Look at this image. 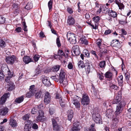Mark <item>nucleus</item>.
<instances>
[{
  "mask_svg": "<svg viewBox=\"0 0 131 131\" xmlns=\"http://www.w3.org/2000/svg\"><path fill=\"white\" fill-rule=\"evenodd\" d=\"M67 38L72 44H75L76 43V37L74 34L70 32H68L67 35Z\"/></svg>",
  "mask_w": 131,
  "mask_h": 131,
  "instance_id": "nucleus-1",
  "label": "nucleus"
},
{
  "mask_svg": "<svg viewBox=\"0 0 131 131\" xmlns=\"http://www.w3.org/2000/svg\"><path fill=\"white\" fill-rule=\"evenodd\" d=\"M93 120L97 124H100L102 122L100 115L97 113H94L92 115Z\"/></svg>",
  "mask_w": 131,
  "mask_h": 131,
  "instance_id": "nucleus-2",
  "label": "nucleus"
},
{
  "mask_svg": "<svg viewBox=\"0 0 131 131\" xmlns=\"http://www.w3.org/2000/svg\"><path fill=\"white\" fill-rule=\"evenodd\" d=\"M125 103L123 101H121L118 104L116 108V110L115 112V115H117L119 114L122 111V107L125 106Z\"/></svg>",
  "mask_w": 131,
  "mask_h": 131,
  "instance_id": "nucleus-3",
  "label": "nucleus"
},
{
  "mask_svg": "<svg viewBox=\"0 0 131 131\" xmlns=\"http://www.w3.org/2000/svg\"><path fill=\"white\" fill-rule=\"evenodd\" d=\"M73 127L70 129V131H80L82 127L78 122H76L73 124Z\"/></svg>",
  "mask_w": 131,
  "mask_h": 131,
  "instance_id": "nucleus-4",
  "label": "nucleus"
},
{
  "mask_svg": "<svg viewBox=\"0 0 131 131\" xmlns=\"http://www.w3.org/2000/svg\"><path fill=\"white\" fill-rule=\"evenodd\" d=\"M66 74V73L64 70L61 69L59 75V80L60 83H63L64 84L63 82L65 79Z\"/></svg>",
  "mask_w": 131,
  "mask_h": 131,
  "instance_id": "nucleus-5",
  "label": "nucleus"
},
{
  "mask_svg": "<svg viewBox=\"0 0 131 131\" xmlns=\"http://www.w3.org/2000/svg\"><path fill=\"white\" fill-rule=\"evenodd\" d=\"M81 103L83 105H88L90 103V99L88 95L85 94L83 96L81 100Z\"/></svg>",
  "mask_w": 131,
  "mask_h": 131,
  "instance_id": "nucleus-6",
  "label": "nucleus"
},
{
  "mask_svg": "<svg viewBox=\"0 0 131 131\" xmlns=\"http://www.w3.org/2000/svg\"><path fill=\"white\" fill-rule=\"evenodd\" d=\"M43 78L42 81L43 83L46 86H49L51 84L48 78L47 77H44L43 76H42Z\"/></svg>",
  "mask_w": 131,
  "mask_h": 131,
  "instance_id": "nucleus-7",
  "label": "nucleus"
},
{
  "mask_svg": "<svg viewBox=\"0 0 131 131\" xmlns=\"http://www.w3.org/2000/svg\"><path fill=\"white\" fill-rule=\"evenodd\" d=\"M72 103L77 108L80 110V103L79 101L75 99V97L73 98Z\"/></svg>",
  "mask_w": 131,
  "mask_h": 131,
  "instance_id": "nucleus-8",
  "label": "nucleus"
},
{
  "mask_svg": "<svg viewBox=\"0 0 131 131\" xmlns=\"http://www.w3.org/2000/svg\"><path fill=\"white\" fill-rule=\"evenodd\" d=\"M24 126V129L25 131H29L31 128V122L30 120L26 121Z\"/></svg>",
  "mask_w": 131,
  "mask_h": 131,
  "instance_id": "nucleus-9",
  "label": "nucleus"
},
{
  "mask_svg": "<svg viewBox=\"0 0 131 131\" xmlns=\"http://www.w3.org/2000/svg\"><path fill=\"white\" fill-rule=\"evenodd\" d=\"M72 51L77 56L79 55L80 53L79 48L78 45L73 46V47Z\"/></svg>",
  "mask_w": 131,
  "mask_h": 131,
  "instance_id": "nucleus-10",
  "label": "nucleus"
},
{
  "mask_svg": "<svg viewBox=\"0 0 131 131\" xmlns=\"http://www.w3.org/2000/svg\"><path fill=\"white\" fill-rule=\"evenodd\" d=\"M15 58V56H14L7 57L6 59V61L8 63L12 65L14 62Z\"/></svg>",
  "mask_w": 131,
  "mask_h": 131,
  "instance_id": "nucleus-11",
  "label": "nucleus"
},
{
  "mask_svg": "<svg viewBox=\"0 0 131 131\" xmlns=\"http://www.w3.org/2000/svg\"><path fill=\"white\" fill-rule=\"evenodd\" d=\"M50 96L49 93L48 92H46L45 93V98L44 99V101L45 103L46 104H48L50 102Z\"/></svg>",
  "mask_w": 131,
  "mask_h": 131,
  "instance_id": "nucleus-12",
  "label": "nucleus"
},
{
  "mask_svg": "<svg viewBox=\"0 0 131 131\" xmlns=\"http://www.w3.org/2000/svg\"><path fill=\"white\" fill-rule=\"evenodd\" d=\"M13 10L14 11V13L17 15L19 13V5L16 4H14L13 5Z\"/></svg>",
  "mask_w": 131,
  "mask_h": 131,
  "instance_id": "nucleus-13",
  "label": "nucleus"
},
{
  "mask_svg": "<svg viewBox=\"0 0 131 131\" xmlns=\"http://www.w3.org/2000/svg\"><path fill=\"white\" fill-rule=\"evenodd\" d=\"M8 72L7 75L6 76L5 80L7 83H9L10 81V79L13 76V72H10V71L9 70Z\"/></svg>",
  "mask_w": 131,
  "mask_h": 131,
  "instance_id": "nucleus-14",
  "label": "nucleus"
},
{
  "mask_svg": "<svg viewBox=\"0 0 131 131\" xmlns=\"http://www.w3.org/2000/svg\"><path fill=\"white\" fill-rule=\"evenodd\" d=\"M9 123L12 127H15L17 125V123L16 120L13 118H11L9 120Z\"/></svg>",
  "mask_w": 131,
  "mask_h": 131,
  "instance_id": "nucleus-15",
  "label": "nucleus"
},
{
  "mask_svg": "<svg viewBox=\"0 0 131 131\" xmlns=\"http://www.w3.org/2000/svg\"><path fill=\"white\" fill-rule=\"evenodd\" d=\"M67 113L68 119L69 121H71L73 116V112L72 110H69L68 111Z\"/></svg>",
  "mask_w": 131,
  "mask_h": 131,
  "instance_id": "nucleus-16",
  "label": "nucleus"
},
{
  "mask_svg": "<svg viewBox=\"0 0 131 131\" xmlns=\"http://www.w3.org/2000/svg\"><path fill=\"white\" fill-rule=\"evenodd\" d=\"M10 93H7L4 94L2 96V97L0 99L1 101L4 103L5 102L6 99L10 96Z\"/></svg>",
  "mask_w": 131,
  "mask_h": 131,
  "instance_id": "nucleus-17",
  "label": "nucleus"
},
{
  "mask_svg": "<svg viewBox=\"0 0 131 131\" xmlns=\"http://www.w3.org/2000/svg\"><path fill=\"white\" fill-rule=\"evenodd\" d=\"M8 111V108L6 107L0 110V114L2 115H5L7 114Z\"/></svg>",
  "mask_w": 131,
  "mask_h": 131,
  "instance_id": "nucleus-18",
  "label": "nucleus"
},
{
  "mask_svg": "<svg viewBox=\"0 0 131 131\" xmlns=\"http://www.w3.org/2000/svg\"><path fill=\"white\" fill-rule=\"evenodd\" d=\"M39 114L38 116L37 117V118L38 120H41L42 117H43L44 113L42 110H40L38 111Z\"/></svg>",
  "mask_w": 131,
  "mask_h": 131,
  "instance_id": "nucleus-19",
  "label": "nucleus"
},
{
  "mask_svg": "<svg viewBox=\"0 0 131 131\" xmlns=\"http://www.w3.org/2000/svg\"><path fill=\"white\" fill-rule=\"evenodd\" d=\"M23 61L26 64H28L32 61L31 59L29 56H25L23 58Z\"/></svg>",
  "mask_w": 131,
  "mask_h": 131,
  "instance_id": "nucleus-20",
  "label": "nucleus"
},
{
  "mask_svg": "<svg viewBox=\"0 0 131 131\" xmlns=\"http://www.w3.org/2000/svg\"><path fill=\"white\" fill-rule=\"evenodd\" d=\"M75 20L73 18L70 17H69L68 20V23L69 25H73L75 23Z\"/></svg>",
  "mask_w": 131,
  "mask_h": 131,
  "instance_id": "nucleus-21",
  "label": "nucleus"
},
{
  "mask_svg": "<svg viewBox=\"0 0 131 131\" xmlns=\"http://www.w3.org/2000/svg\"><path fill=\"white\" fill-rule=\"evenodd\" d=\"M37 91L36 90H34L31 91H30L29 92L27 93L26 94V96L28 98H29L31 96L33 95Z\"/></svg>",
  "mask_w": 131,
  "mask_h": 131,
  "instance_id": "nucleus-22",
  "label": "nucleus"
},
{
  "mask_svg": "<svg viewBox=\"0 0 131 131\" xmlns=\"http://www.w3.org/2000/svg\"><path fill=\"white\" fill-rule=\"evenodd\" d=\"M121 100V96L118 95V96H117L114 100L112 102V104H117Z\"/></svg>",
  "mask_w": 131,
  "mask_h": 131,
  "instance_id": "nucleus-23",
  "label": "nucleus"
},
{
  "mask_svg": "<svg viewBox=\"0 0 131 131\" xmlns=\"http://www.w3.org/2000/svg\"><path fill=\"white\" fill-rule=\"evenodd\" d=\"M24 99V96H22L20 97L17 98L15 100V102L17 103H19L23 102Z\"/></svg>",
  "mask_w": 131,
  "mask_h": 131,
  "instance_id": "nucleus-24",
  "label": "nucleus"
},
{
  "mask_svg": "<svg viewBox=\"0 0 131 131\" xmlns=\"http://www.w3.org/2000/svg\"><path fill=\"white\" fill-rule=\"evenodd\" d=\"M105 78L111 79L113 75L112 73L110 72L107 71L105 74Z\"/></svg>",
  "mask_w": 131,
  "mask_h": 131,
  "instance_id": "nucleus-25",
  "label": "nucleus"
},
{
  "mask_svg": "<svg viewBox=\"0 0 131 131\" xmlns=\"http://www.w3.org/2000/svg\"><path fill=\"white\" fill-rule=\"evenodd\" d=\"M60 68V66H53L51 69L50 71L53 72H56L59 70Z\"/></svg>",
  "mask_w": 131,
  "mask_h": 131,
  "instance_id": "nucleus-26",
  "label": "nucleus"
},
{
  "mask_svg": "<svg viewBox=\"0 0 131 131\" xmlns=\"http://www.w3.org/2000/svg\"><path fill=\"white\" fill-rule=\"evenodd\" d=\"M110 10V9L106 7L105 6H103L102 7V12L104 13H109Z\"/></svg>",
  "mask_w": 131,
  "mask_h": 131,
  "instance_id": "nucleus-27",
  "label": "nucleus"
},
{
  "mask_svg": "<svg viewBox=\"0 0 131 131\" xmlns=\"http://www.w3.org/2000/svg\"><path fill=\"white\" fill-rule=\"evenodd\" d=\"M109 15L110 16L114 18L115 17L117 16L116 12L112 10H110V11L109 13Z\"/></svg>",
  "mask_w": 131,
  "mask_h": 131,
  "instance_id": "nucleus-28",
  "label": "nucleus"
},
{
  "mask_svg": "<svg viewBox=\"0 0 131 131\" xmlns=\"http://www.w3.org/2000/svg\"><path fill=\"white\" fill-rule=\"evenodd\" d=\"M118 122V117L116 116L115 118H114L112 120L113 125L114 126H116Z\"/></svg>",
  "mask_w": 131,
  "mask_h": 131,
  "instance_id": "nucleus-29",
  "label": "nucleus"
},
{
  "mask_svg": "<svg viewBox=\"0 0 131 131\" xmlns=\"http://www.w3.org/2000/svg\"><path fill=\"white\" fill-rule=\"evenodd\" d=\"M33 7L32 3L31 2H28L25 6V8L27 10L31 9Z\"/></svg>",
  "mask_w": 131,
  "mask_h": 131,
  "instance_id": "nucleus-30",
  "label": "nucleus"
},
{
  "mask_svg": "<svg viewBox=\"0 0 131 131\" xmlns=\"http://www.w3.org/2000/svg\"><path fill=\"white\" fill-rule=\"evenodd\" d=\"M7 84L8 85V86L7 87V88H8V90H12L14 88V85L13 83Z\"/></svg>",
  "mask_w": 131,
  "mask_h": 131,
  "instance_id": "nucleus-31",
  "label": "nucleus"
},
{
  "mask_svg": "<svg viewBox=\"0 0 131 131\" xmlns=\"http://www.w3.org/2000/svg\"><path fill=\"white\" fill-rule=\"evenodd\" d=\"M1 69L3 71V72H0V81L2 80H3L4 78V75L3 73V72H4L3 70L4 69V68L3 66L2 67H1Z\"/></svg>",
  "mask_w": 131,
  "mask_h": 131,
  "instance_id": "nucleus-32",
  "label": "nucleus"
},
{
  "mask_svg": "<svg viewBox=\"0 0 131 131\" xmlns=\"http://www.w3.org/2000/svg\"><path fill=\"white\" fill-rule=\"evenodd\" d=\"M112 45L113 46L118 48L119 47L120 43L119 42L118 40H117L113 42Z\"/></svg>",
  "mask_w": 131,
  "mask_h": 131,
  "instance_id": "nucleus-33",
  "label": "nucleus"
},
{
  "mask_svg": "<svg viewBox=\"0 0 131 131\" xmlns=\"http://www.w3.org/2000/svg\"><path fill=\"white\" fill-rule=\"evenodd\" d=\"M112 112V111L110 109H108L107 111V113L106 114L108 118H111L113 115V113L112 112L109 113L108 112Z\"/></svg>",
  "mask_w": 131,
  "mask_h": 131,
  "instance_id": "nucleus-34",
  "label": "nucleus"
},
{
  "mask_svg": "<svg viewBox=\"0 0 131 131\" xmlns=\"http://www.w3.org/2000/svg\"><path fill=\"white\" fill-rule=\"evenodd\" d=\"M35 93L36 94L35 95V97L37 99H38L40 97L41 94V92L40 91H38L37 92V91Z\"/></svg>",
  "mask_w": 131,
  "mask_h": 131,
  "instance_id": "nucleus-35",
  "label": "nucleus"
},
{
  "mask_svg": "<svg viewBox=\"0 0 131 131\" xmlns=\"http://www.w3.org/2000/svg\"><path fill=\"white\" fill-rule=\"evenodd\" d=\"M100 48V51L101 53L104 54L107 53V50L104 47H103L102 48Z\"/></svg>",
  "mask_w": 131,
  "mask_h": 131,
  "instance_id": "nucleus-36",
  "label": "nucleus"
},
{
  "mask_svg": "<svg viewBox=\"0 0 131 131\" xmlns=\"http://www.w3.org/2000/svg\"><path fill=\"white\" fill-rule=\"evenodd\" d=\"M53 130L54 131H59L60 130V127L58 125L53 126Z\"/></svg>",
  "mask_w": 131,
  "mask_h": 131,
  "instance_id": "nucleus-37",
  "label": "nucleus"
},
{
  "mask_svg": "<svg viewBox=\"0 0 131 131\" xmlns=\"http://www.w3.org/2000/svg\"><path fill=\"white\" fill-rule=\"evenodd\" d=\"M93 19V20L96 23H98L100 19V17L98 16L94 17Z\"/></svg>",
  "mask_w": 131,
  "mask_h": 131,
  "instance_id": "nucleus-38",
  "label": "nucleus"
},
{
  "mask_svg": "<svg viewBox=\"0 0 131 131\" xmlns=\"http://www.w3.org/2000/svg\"><path fill=\"white\" fill-rule=\"evenodd\" d=\"M38 111V109L37 107H33L31 111V113L32 114H35Z\"/></svg>",
  "mask_w": 131,
  "mask_h": 131,
  "instance_id": "nucleus-39",
  "label": "nucleus"
},
{
  "mask_svg": "<svg viewBox=\"0 0 131 131\" xmlns=\"http://www.w3.org/2000/svg\"><path fill=\"white\" fill-rule=\"evenodd\" d=\"M116 2L118 5L119 9H124V5L122 3H119V2L117 3L116 1Z\"/></svg>",
  "mask_w": 131,
  "mask_h": 131,
  "instance_id": "nucleus-40",
  "label": "nucleus"
},
{
  "mask_svg": "<svg viewBox=\"0 0 131 131\" xmlns=\"http://www.w3.org/2000/svg\"><path fill=\"white\" fill-rule=\"evenodd\" d=\"M83 53L85 55L84 56L87 57H89V51L86 50H84L83 51Z\"/></svg>",
  "mask_w": 131,
  "mask_h": 131,
  "instance_id": "nucleus-41",
  "label": "nucleus"
},
{
  "mask_svg": "<svg viewBox=\"0 0 131 131\" xmlns=\"http://www.w3.org/2000/svg\"><path fill=\"white\" fill-rule=\"evenodd\" d=\"M52 1L50 0L48 3V6L49 10H50L52 8Z\"/></svg>",
  "mask_w": 131,
  "mask_h": 131,
  "instance_id": "nucleus-42",
  "label": "nucleus"
},
{
  "mask_svg": "<svg viewBox=\"0 0 131 131\" xmlns=\"http://www.w3.org/2000/svg\"><path fill=\"white\" fill-rule=\"evenodd\" d=\"M5 21V18L2 16H0V24L4 23Z\"/></svg>",
  "mask_w": 131,
  "mask_h": 131,
  "instance_id": "nucleus-43",
  "label": "nucleus"
},
{
  "mask_svg": "<svg viewBox=\"0 0 131 131\" xmlns=\"http://www.w3.org/2000/svg\"><path fill=\"white\" fill-rule=\"evenodd\" d=\"M102 41V40L101 39H99L96 41V44L98 47L100 48V46L101 45Z\"/></svg>",
  "mask_w": 131,
  "mask_h": 131,
  "instance_id": "nucleus-44",
  "label": "nucleus"
},
{
  "mask_svg": "<svg viewBox=\"0 0 131 131\" xmlns=\"http://www.w3.org/2000/svg\"><path fill=\"white\" fill-rule=\"evenodd\" d=\"M94 124H92L89 129V131H95V129L94 128Z\"/></svg>",
  "mask_w": 131,
  "mask_h": 131,
  "instance_id": "nucleus-45",
  "label": "nucleus"
},
{
  "mask_svg": "<svg viewBox=\"0 0 131 131\" xmlns=\"http://www.w3.org/2000/svg\"><path fill=\"white\" fill-rule=\"evenodd\" d=\"M22 25L23 26V29L25 31H27V26L26 25V24L25 22H22Z\"/></svg>",
  "mask_w": 131,
  "mask_h": 131,
  "instance_id": "nucleus-46",
  "label": "nucleus"
},
{
  "mask_svg": "<svg viewBox=\"0 0 131 131\" xmlns=\"http://www.w3.org/2000/svg\"><path fill=\"white\" fill-rule=\"evenodd\" d=\"M5 42L2 39H0V46L2 47H5Z\"/></svg>",
  "mask_w": 131,
  "mask_h": 131,
  "instance_id": "nucleus-47",
  "label": "nucleus"
},
{
  "mask_svg": "<svg viewBox=\"0 0 131 131\" xmlns=\"http://www.w3.org/2000/svg\"><path fill=\"white\" fill-rule=\"evenodd\" d=\"M30 116V114H28L25 115L23 117V119L24 120H26L28 119Z\"/></svg>",
  "mask_w": 131,
  "mask_h": 131,
  "instance_id": "nucleus-48",
  "label": "nucleus"
},
{
  "mask_svg": "<svg viewBox=\"0 0 131 131\" xmlns=\"http://www.w3.org/2000/svg\"><path fill=\"white\" fill-rule=\"evenodd\" d=\"M56 43L57 46L59 47L61 46V44L59 38H57L56 39Z\"/></svg>",
  "mask_w": 131,
  "mask_h": 131,
  "instance_id": "nucleus-49",
  "label": "nucleus"
},
{
  "mask_svg": "<svg viewBox=\"0 0 131 131\" xmlns=\"http://www.w3.org/2000/svg\"><path fill=\"white\" fill-rule=\"evenodd\" d=\"M53 18L55 21H57L58 16L56 14L54 13L53 15Z\"/></svg>",
  "mask_w": 131,
  "mask_h": 131,
  "instance_id": "nucleus-50",
  "label": "nucleus"
},
{
  "mask_svg": "<svg viewBox=\"0 0 131 131\" xmlns=\"http://www.w3.org/2000/svg\"><path fill=\"white\" fill-rule=\"evenodd\" d=\"M59 102L61 107H63L65 106V103L63 101V102H62V100H60Z\"/></svg>",
  "mask_w": 131,
  "mask_h": 131,
  "instance_id": "nucleus-51",
  "label": "nucleus"
},
{
  "mask_svg": "<svg viewBox=\"0 0 131 131\" xmlns=\"http://www.w3.org/2000/svg\"><path fill=\"white\" fill-rule=\"evenodd\" d=\"M58 54L60 56H61L62 55L64 56V53L63 51L62 50H59V51L58 52Z\"/></svg>",
  "mask_w": 131,
  "mask_h": 131,
  "instance_id": "nucleus-52",
  "label": "nucleus"
},
{
  "mask_svg": "<svg viewBox=\"0 0 131 131\" xmlns=\"http://www.w3.org/2000/svg\"><path fill=\"white\" fill-rule=\"evenodd\" d=\"M82 43L83 44H85V45H87L88 44V41L87 40L84 39H82L81 40Z\"/></svg>",
  "mask_w": 131,
  "mask_h": 131,
  "instance_id": "nucleus-53",
  "label": "nucleus"
},
{
  "mask_svg": "<svg viewBox=\"0 0 131 131\" xmlns=\"http://www.w3.org/2000/svg\"><path fill=\"white\" fill-rule=\"evenodd\" d=\"M40 57L38 55H35L34 57V59L36 62L37 61L39 60Z\"/></svg>",
  "mask_w": 131,
  "mask_h": 131,
  "instance_id": "nucleus-54",
  "label": "nucleus"
},
{
  "mask_svg": "<svg viewBox=\"0 0 131 131\" xmlns=\"http://www.w3.org/2000/svg\"><path fill=\"white\" fill-rule=\"evenodd\" d=\"M50 78L52 80L56 82H58L59 80V79L57 78L56 76H52Z\"/></svg>",
  "mask_w": 131,
  "mask_h": 131,
  "instance_id": "nucleus-55",
  "label": "nucleus"
},
{
  "mask_svg": "<svg viewBox=\"0 0 131 131\" xmlns=\"http://www.w3.org/2000/svg\"><path fill=\"white\" fill-rule=\"evenodd\" d=\"M125 79L127 80H128L129 79V73L127 72L125 73Z\"/></svg>",
  "mask_w": 131,
  "mask_h": 131,
  "instance_id": "nucleus-56",
  "label": "nucleus"
},
{
  "mask_svg": "<svg viewBox=\"0 0 131 131\" xmlns=\"http://www.w3.org/2000/svg\"><path fill=\"white\" fill-rule=\"evenodd\" d=\"M51 120L52 123L53 127L58 125L57 122L54 119H52Z\"/></svg>",
  "mask_w": 131,
  "mask_h": 131,
  "instance_id": "nucleus-57",
  "label": "nucleus"
},
{
  "mask_svg": "<svg viewBox=\"0 0 131 131\" xmlns=\"http://www.w3.org/2000/svg\"><path fill=\"white\" fill-rule=\"evenodd\" d=\"M117 79L118 81H121V82H122V80L123 79V75H119V77H118Z\"/></svg>",
  "mask_w": 131,
  "mask_h": 131,
  "instance_id": "nucleus-58",
  "label": "nucleus"
},
{
  "mask_svg": "<svg viewBox=\"0 0 131 131\" xmlns=\"http://www.w3.org/2000/svg\"><path fill=\"white\" fill-rule=\"evenodd\" d=\"M87 67H85V71L86 72L89 73L90 71V66H86Z\"/></svg>",
  "mask_w": 131,
  "mask_h": 131,
  "instance_id": "nucleus-59",
  "label": "nucleus"
},
{
  "mask_svg": "<svg viewBox=\"0 0 131 131\" xmlns=\"http://www.w3.org/2000/svg\"><path fill=\"white\" fill-rule=\"evenodd\" d=\"M54 57L55 59H57L58 58L59 60H61L62 58L61 57V56H60L58 54V55L54 54Z\"/></svg>",
  "mask_w": 131,
  "mask_h": 131,
  "instance_id": "nucleus-60",
  "label": "nucleus"
},
{
  "mask_svg": "<svg viewBox=\"0 0 131 131\" xmlns=\"http://www.w3.org/2000/svg\"><path fill=\"white\" fill-rule=\"evenodd\" d=\"M98 74V77H99V79L101 80H103L104 76L102 74H101L100 73H99Z\"/></svg>",
  "mask_w": 131,
  "mask_h": 131,
  "instance_id": "nucleus-61",
  "label": "nucleus"
},
{
  "mask_svg": "<svg viewBox=\"0 0 131 131\" xmlns=\"http://www.w3.org/2000/svg\"><path fill=\"white\" fill-rule=\"evenodd\" d=\"M111 32V31L109 29L106 30L104 32V35H107L110 34Z\"/></svg>",
  "mask_w": 131,
  "mask_h": 131,
  "instance_id": "nucleus-62",
  "label": "nucleus"
},
{
  "mask_svg": "<svg viewBox=\"0 0 131 131\" xmlns=\"http://www.w3.org/2000/svg\"><path fill=\"white\" fill-rule=\"evenodd\" d=\"M32 127L34 129H37L38 128V126L37 124L34 123L33 124Z\"/></svg>",
  "mask_w": 131,
  "mask_h": 131,
  "instance_id": "nucleus-63",
  "label": "nucleus"
},
{
  "mask_svg": "<svg viewBox=\"0 0 131 131\" xmlns=\"http://www.w3.org/2000/svg\"><path fill=\"white\" fill-rule=\"evenodd\" d=\"M111 87L112 89L115 90H117V89L118 88L117 87L116 85L114 84L112 85L111 86Z\"/></svg>",
  "mask_w": 131,
  "mask_h": 131,
  "instance_id": "nucleus-64",
  "label": "nucleus"
}]
</instances>
